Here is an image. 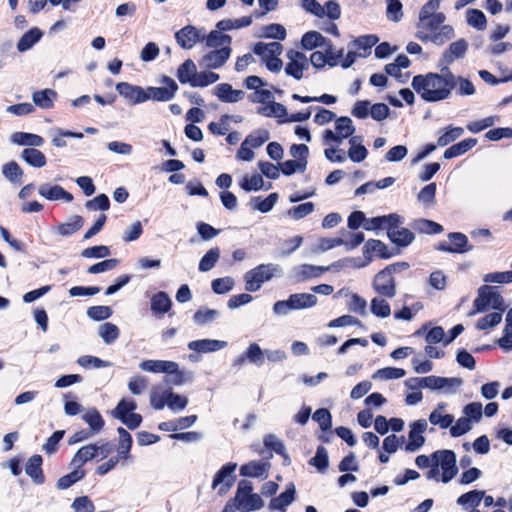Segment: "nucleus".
Masks as SVG:
<instances>
[{"label": "nucleus", "instance_id": "0eeeda50", "mask_svg": "<svg viewBox=\"0 0 512 512\" xmlns=\"http://www.w3.org/2000/svg\"><path fill=\"white\" fill-rule=\"evenodd\" d=\"M281 274V268L277 264H261L244 275L245 289L250 292L258 291L263 283Z\"/></svg>", "mask_w": 512, "mask_h": 512}, {"label": "nucleus", "instance_id": "a18cd8bd", "mask_svg": "<svg viewBox=\"0 0 512 512\" xmlns=\"http://www.w3.org/2000/svg\"><path fill=\"white\" fill-rule=\"evenodd\" d=\"M21 158L30 166L41 168L47 163L45 155L35 148H26L22 151Z\"/></svg>", "mask_w": 512, "mask_h": 512}, {"label": "nucleus", "instance_id": "a19ab883", "mask_svg": "<svg viewBox=\"0 0 512 512\" xmlns=\"http://www.w3.org/2000/svg\"><path fill=\"white\" fill-rule=\"evenodd\" d=\"M328 269H329V267H325V266H315V265H310V264H303L295 269V276L297 277L298 281L316 278V277H319L321 274H323Z\"/></svg>", "mask_w": 512, "mask_h": 512}, {"label": "nucleus", "instance_id": "6ab92c4d", "mask_svg": "<svg viewBox=\"0 0 512 512\" xmlns=\"http://www.w3.org/2000/svg\"><path fill=\"white\" fill-rule=\"evenodd\" d=\"M373 287L376 292L383 296L388 298H393L395 296V282L392 277V270L390 267L385 268L375 276Z\"/></svg>", "mask_w": 512, "mask_h": 512}, {"label": "nucleus", "instance_id": "aec40b11", "mask_svg": "<svg viewBox=\"0 0 512 512\" xmlns=\"http://www.w3.org/2000/svg\"><path fill=\"white\" fill-rule=\"evenodd\" d=\"M163 87H148L147 88V96L148 100H154V101H169L171 100L176 92L178 91V85L177 83L169 78L165 77L163 79Z\"/></svg>", "mask_w": 512, "mask_h": 512}, {"label": "nucleus", "instance_id": "2f4dec72", "mask_svg": "<svg viewBox=\"0 0 512 512\" xmlns=\"http://www.w3.org/2000/svg\"><path fill=\"white\" fill-rule=\"evenodd\" d=\"M269 467L270 465L267 462L254 460L242 465L240 474L247 477L266 478Z\"/></svg>", "mask_w": 512, "mask_h": 512}, {"label": "nucleus", "instance_id": "49530a36", "mask_svg": "<svg viewBox=\"0 0 512 512\" xmlns=\"http://www.w3.org/2000/svg\"><path fill=\"white\" fill-rule=\"evenodd\" d=\"M205 43L210 48L230 47L231 37L221 33L218 30H212L208 35L205 34Z\"/></svg>", "mask_w": 512, "mask_h": 512}, {"label": "nucleus", "instance_id": "0e129e2a", "mask_svg": "<svg viewBox=\"0 0 512 512\" xmlns=\"http://www.w3.org/2000/svg\"><path fill=\"white\" fill-rule=\"evenodd\" d=\"M220 256L219 248H212L206 252V254L201 258L199 263V270L201 272L210 271L218 261Z\"/></svg>", "mask_w": 512, "mask_h": 512}, {"label": "nucleus", "instance_id": "f257e3e1", "mask_svg": "<svg viewBox=\"0 0 512 512\" xmlns=\"http://www.w3.org/2000/svg\"><path fill=\"white\" fill-rule=\"evenodd\" d=\"M439 8L440 0H429L421 7L415 31L421 42L443 45L454 36L453 27L445 24L446 16Z\"/></svg>", "mask_w": 512, "mask_h": 512}, {"label": "nucleus", "instance_id": "412c9836", "mask_svg": "<svg viewBox=\"0 0 512 512\" xmlns=\"http://www.w3.org/2000/svg\"><path fill=\"white\" fill-rule=\"evenodd\" d=\"M231 55L230 47H222L209 51L202 56L199 65L207 69H217L222 67Z\"/></svg>", "mask_w": 512, "mask_h": 512}, {"label": "nucleus", "instance_id": "72a5a7b5", "mask_svg": "<svg viewBox=\"0 0 512 512\" xmlns=\"http://www.w3.org/2000/svg\"><path fill=\"white\" fill-rule=\"evenodd\" d=\"M12 143L20 146L40 147L44 143V139L33 133L15 132L11 135Z\"/></svg>", "mask_w": 512, "mask_h": 512}, {"label": "nucleus", "instance_id": "37998d69", "mask_svg": "<svg viewBox=\"0 0 512 512\" xmlns=\"http://www.w3.org/2000/svg\"><path fill=\"white\" fill-rule=\"evenodd\" d=\"M84 220L82 217L75 215L72 216L67 222L57 225L54 230L60 236H70L77 232L83 226Z\"/></svg>", "mask_w": 512, "mask_h": 512}, {"label": "nucleus", "instance_id": "c85d7f7f", "mask_svg": "<svg viewBox=\"0 0 512 512\" xmlns=\"http://www.w3.org/2000/svg\"><path fill=\"white\" fill-rule=\"evenodd\" d=\"M40 196L50 201L62 200L64 202H71L73 196L71 193L65 191L61 186H52L50 184H42L38 189Z\"/></svg>", "mask_w": 512, "mask_h": 512}, {"label": "nucleus", "instance_id": "09e8293b", "mask_svg": "<svg viewBox=\"0 0 512 512\" xmlns=\"http://www.w3.org/2000/svg\"><path fill=\"white\" fill-rule=\"evenodd\" d=\"M468 48V44L465 40L459 39L451 43L444 54L446 62L451 63L456 59L462 58Z\"/></svg>", "mask_w": 512, "mask_h": 512}, {"label": "nucleus", "instance_id": "774afa93", "mask_svg": "<svg viewBox=\"0 0 512 512\" xmlns=\"http://www.w3.org/2000/svg\"><path fill=\"white\" fill-rule=\"evenodd\" d=\"M435 195H436V184L430 183L420 190V192L418 194V200L425 207H431L435 204Z\"/></svg>", "mask_w": 512, "mask_h": 512}, {"label": "nucleus", "instance_id": "338daca9", "mask_svg": "<svg viewBox=\"0 0 512 512\" xmlns=\"http://www.w3.org/2000/svg\"><path fill=\"white\" fill-rule=\"evenodd\" d=\"M371 312L377 317L387 318L391 314V308L385 299L375 297L371 301Z\"/></svg>", "mask_w": 512, "mask_h": 512}, {"label": "nucleus", "instance_id": "9d476101", "mask_svg": "<svg viewBox=\"0 0 512 512\" xmlns=\"http://www.w3.org/2000/svg\"><path fill=\"white\" fill-rule=\"evenodd\" d=\"M334 130L327 129L323 133V142L329 145L332 142L341 143L344 139L350 138L355 132V126L349 117L336 118Z\"/></svg>", "mask_w": 512, "mask_h": 512}, {"label": "nucleus", "instance_id": "bb28decb", "mask_svg": "<svg viewBox=\"0 0 512 512\" xmlns=\"http://www.w3.org/2000/svg\"><path fill=\"white\" fill-rule=\"evenodd\" d=\"M406 392H405V402L409 406H414L420 403L423 399V394L421 389L424 388L422 386L420 377L409 378L405 382Z\"/></svg>", "mask_w": 512, "mask_h": 512}, {"label": "nucleus", "instance_id": "f704fd0d", "mask_svg": "<svg viewBox=\"0 0 512 512\" xmlns=\"http://www.w3.org/2000/svg\"><path fill=\"white\" fill-rule=\"evenodd\" d=\"M292 310H301L314 307L317 297L311 293H296L289 296Z\"/></svg>", "mask_w": 512, "mask_h": 512}, {"label": "nucleus", "instance_id": "ddd939ff", "mask_svg": "<svg viewBox=\"0 0 512 512\" xmlns=\"http://www.w3.org/2000/svg\"><path fill=\"white\" fill-rule=\"evenodd\" d=\"M135 410L136 403L133 400L122 399L112 411V415L121 420L128 428L135 429L142 421L141 415L135 413Z\"/></svg>", "mask_w": 512, "mask_h": 512}, {"label": "nucleus", "instance_id": "4d7b16f0", "mask_svg": "<svg viewBox=\"0 0 512 512\" xmlns=\"http://www.w3.org/2000/svg\"><path fill=\"white\" fill-rule=\"evenodd\" d=\"M484 497V491L473 490L462 494L457 499V504L463 508L477 507Z\"/></svg>", "mask_w": 512, "mask_h": 512}, {"label": "nucleus", "instance_id": "2eb2a0df", "mask_svg": "<svg viewBox=\"0 0 512 512\" xmlns=\"http://www.w3.org/2000/svg\"><path fill=\"white\" fill-rule=\"evenodd\" d=\"M420 380L424 388L442 390L447 394L455 393L462 383L458 378H446L434 375L420 377Z\"/></svg>", "mask_w": 512, "mask_h": 512}, {"label": "nucleus", "instance_id": "13d9d810", "mask_svg": "<svg viewBox=\"0 0 512 512\" xmlns=\"http://www.w3.org/2000/svg\"><path fill=\"white\" fill-rule=\"evenodd\" d=\"M456 89L457 93L461 96H471L474 95L476 90L474 84L467 78L464 77H456L453 74V83L452 90Z\"/></svg>", "mask_w": 512, "mask_h": 512}, {"label": "nucleus", "instance_id": "3c124183", "mask_svg": "<svg viewBox=\"0 0 512 512\" xmlns=\"http://www.w3.org/2000/svg\"><path fill=\"white\" fill-rule=\"evenodd\" d=\"M41 37L42 32L38 28H32L20 38L17 44V49L20 52H25L32 48L33 45L36 44Z\"/></svg>", "mask_w": 512, "mask_h": 512}, {"label": "nucleus", "instance_id": "e433bc0d", "mask_svg": "<svg viewBox=\"0 0 512 512\" xmlns=\"http://www.w3.org/2000/svg\"><path fill=\"white\" fill-rule=\"evenodd\" d=\"M197 75V67L191 59L185 60L177 70V78L182 84L193 85L194 78Z\"/></svg>", "mask_w": 512, "mask_h": 512}, {"label": "nucleus", "instance_id": "79ce46f5", "mask_svg": "<svg viewBox=\"0 0 512 512\" xmlns=\"http://www.w3.org/2000/svg\"><path fill=\"white\" fill-rule=\"evenodd\" d=\"M257 113L266 116L283 119L287 116V110L281 103L275 102L274 99L268 103V105L259 106Z\"/></svg>", "mask_w": 512, "mask_h": 512}, {"label": "nucleus", "instance_id": "052dcab7", "mask_svg": "<svg viewBox=\"0 0 512 512\" xmlns=\"http://www.w3.org/2000/svg\"><path fill=\"white\" fill-rule=\"evenodd\" d=\"M119 443L117 447L118 457L127 458L132 446L131 435L122 427L118 428Z\"/></svg>", "mask_w": 512, "mask_h": 512}, {"label": "nucleus", "instance_id": "bf43d9fd", "mask_svg": "<svg viewBox=\"0 0 512 512\" xmlns=\"http://www.w3.org/2000/svg\"><path fill=\"white\" fill-rule=\"evenodd\" d=\"M466 20L469 26L477 29L484 30L487 26L485 14L478 9H469L466 12Z\"/></svg>", "mask_w": 512, "mask_h": 512}, {"label": "nucleus", "instance_id": "680f3d73", "mask_svg": "<svg viewBox=\"0 0 512 512\" xmlns=\"http://www.w3.org/2000/svg\"><path fill=\"white\" fill-rule=\"evenodd\" d=\"M502 321V312H492L482 318H480L475 327L479 330H489L497 326Z\"/></svg>", "mask_w": 512, "mask_h": 512}, {"label": "nucleus", "instance_id": "6e6d98bb", "mask_svg": "<svg viewBox=\"0 0 512 512\" xmlns=\"http://www.w3.org/2000/svg\"><path fill=\"white\" fill-rule=\"evenodd\" d=\"M351 43L359 51L358 55L361 58H365L371 53V48L377 43V37L368 35L354 40Z\"/></svg>", "mask_w": 512, "mask_h": 512}, {"label": "nucleus", "instance_id": "f8f14e48", "mask_svg": "<svg viewBox=\"0 0 512 512\" xmlns=\"http://www.w3.org/2000/svg\"><path fill=\"white\" fill-rule=\"evenodd\" d=\"M287 62L284 71L287 76L299 81L304 77L305 71L309 69L308 57L298 50H288L286 53Z\"/></svg>", "mask_w": 512, "mask_h": 512}, {"label": "nucleus", "instance_id": "ea45409f", "mask_svg": "<svg viewBox=\"0 0 512 512\" xmlns=\"http://www.w3.org/2000/svg\"><path fill=\"white\" fill-rule=\"evenodd\" d=\"M57 93L52 89L36 91L32 94L34 104L42 109H51Z\"/></svg>", "mask_w": 512, "mask_h": 512}, {"label": "nucleus", "instance_id": "a211bd4d", "mask_svg": "<svg viewBox=\"0 0 512 512\" xmlns=\"http://www.w3.org/2000/svg\"><path fill=\"white\" fill-rule=\"evenodd\" d=\"M409 427L408 443L405 446V450L408 452H415L425 443L423 434L428 428V423L426 420L420 419L410 423Z\"/></svg>", "mask_w": 512, "mask_h": 512}, {"label": "nucleus", "instance_id": "7c9ffc66", "mask_svg": "<svg viewBox=\"0 0 512 512\" xmlns=\"http://www.w3.org/2000/svg\"><path fill=\"white\" fill-rule=\"evenodd\" d=\"M226 346V341L215 339L194 340L188 343V348L198 353H211L219 351Z\"/></svg>", "mask_w": 512, "mask_h": 512}, {"label": "nucleus", "instance_id": "4be33fe9", "mask_svg": "<svg viewBox=\"0 0 512 512\" xmlns=\"http://www.w3.org/2000/svg\"><path fill=\"white\" fill-rule=\"evenodd\" d=\"M236 464H227L223 466L215 475L213 480V489H217L218 493L225 494L234 482V470Z\"/></svg>", "mask_w": 512, "mask_h": 512}, {"label": "nucleus", "instance_id": "603ef678", "mask_svg": "<svg viewBox=\"0 0 512 512\" xmlns=\"http://www.w3.org/2000/svg\"><path fill=\"white\" fill-rule=\"evenodd\" d=\"M278 201V194L271 193L265 199H261L260 197H254L250 201V206L254 210H258L262 213H267L272 210L276 202Z\"/></svg>", "mask_w": 512, "mask_h": 512}, {"label": "nucleus", "instance_id": "473e14b6", "mask_svg": "<svg viewBox=\"0 0 512 512\" xmlns=\"http://www.w3.org/2000/svg\"><path fill=\"white\" fill-rule=\"evenodd\" d=\"M397 220L396 213L377 216L373 218H366L364 222V229L367 231H378V230H388V227L391 226Z\"/></svg>", "mask_w": 512, "mask_h": 512}, {"label": "nucleus", "instance_id": "4468645a", "mask_svg": "<svg viewBox=\"0 0 512 512\" xmlns=\"http://www.w3.org/2000/svg\"><path fill=\"white\" fill-rule=\"evenodd\" d=\"M396 217L397 220L393 221L394 223H391V226L388 227L387 236L397 246L406 247L414 241L415 236L413 232L403 227L404 219L398 214H396Z\"/></svg>", "mask_w": 512, "mask_h": 512}, {"label": "nucleus", "instance_id": "393cba45", "mask_svg": "<svg viewBox=\"0 0 512 512\" xmlns=\"http://www.w3.org/2000/svg\"><path fill=\"white\" fill-rule=\"evenodd\" d=\"M363 255L367 261L361 265L362 267L369 263L373 257H380L385 259L391 257L386 244L376 239L368 240L365 243L363 247Z\"/></svg>", "mask_w": 512, "mask_h": 512}, {"label": "nucleus", "instance_id": "864d4df0", "mask_svg": "<svg viewBox=\"0 0 512 512\" xmlns=\"http://www.w3.org/2000/svg\"><path fill=\"white\" fill-rule=\"evenodd\" d=\"M295 488L294 485H291L290 488H287L286 491L282 492L278 497L273 498L270 501V508L273 510H282L288 505H290L294 500Z\"/></svg>", "mask_w": 512, "mask_h": 512}, {"label": "nucleus", "instance_id": "f03ea898", "mask_svg": "<svg viewBox=\"0 0 512 512\" xmlns=\"http://www.w3.org/2000/svg\"><path fill=\"white\" fill-rule=\"evenodd\" d=\"M453 73L446 69L441 74L417 75L412 80L413 89L428 102L447 99L452 91Z\"/></svg>", "mask_w": 512, "mask_h": 512}, {"label": "nucleus", "instance_id": "7ed1b4c3", "mask_svg": "<svg viewBox=\"0 0 512 512\" xmlns=\"http://www.w3.org/2000/svg\"><path fill=\"white\" fill-rule=\"evenodd\" d=\"M139 368L148 373H164L170 376L166 381L176 386L192 380V373L180 369L179 364L169 360L149 359L139 363Z\"/></svg>", "mask_w": 512, "mask_h": 512}, {"label": "nucleus", "instance_id": "de8ad7c7", "mask_svg": "<svg viewBox=\"0 0 512 512\" xmlns=\"http://www.w3.org/2000/svg\"><path fill=\"white\" fill-rule=\"evenodd\" d=\"M171 299L165 292L156 293L151 299V310L154 314H164L171 307Z\"/></svg>", "mask_w": 512, "mask_h": 512}, {"label": "nucleus", "instance_id": "a878e982", "mask_svg": "<svg viewBox=\"0 0 512 512\" xmlns=\"http://www.w3.org/2000/svg\"><path fill=\"white\" fill-rule=\"evenodd\" d=\"M468 239L462 233H450L448 236V241H443L439 243L437 249L444 252L451 253H463L467 251Z\"/></svg>", "mask_w": 512, "mask_h": 512}, {"label": "nucleus", "instance_id": "c03bdc74", "mask_svg": "<svg viewBox=\"0 0 512 512\" xmlns=\"http://www.w3.org/2000/svg\"><path fill=\"white\" fill-rule=\"evenodd\" d=\"M477 144V139L475 138H467L462 140L461 142L452 145L447 148L444 152V158L451 159L457 156H460L466 153L468 150L473 148Z\"/></svg>", "mask_w": 512, "mask_h": 512}, {"label": "nucleus", "instance_id": "39448f33", "mask_svg": "<svg viewBox=\"0 0 512 512\" xmlns=\"http://www.w3.org/2000/svg\"><path fill=\"white\" fill-rule=\"evenodd\" d=\"M189 403L188 397L173 392L171 388L155 387L150 394V404L155 410H162L167 406L172 412L184 410Z\"/></svg>", "mask_w": 512, "mask_h": 512}, {"label": "nucleus", "instance_id": "4c0bfd02", "mask_svg": "<svg viewBox=\"0 0 512 512\" xmlns=\"http://www.w3.org/2000/svg\"><path fill=\"white\" fill-rule=\"evenodd\" d=\"M98 455V446L96 444H89L81 447L73 457L71 464L74 468L81 467L87 461L93 459Z\"/></svg>", "mask_w": 512, "mask_h": 512}, {"label": "nucleus", "instance_id": "c9c22d12", "mask_svg": "<svg viewBox=\"0 0 512 512\" xmlns=\"http://www.w3.org/2000/svg\"><path fill=\"white\" fill-rule=\"evenodd\" d=\"M41 465L42 457L40 455H33L26 463L25 472L36 484H42L44 482Z\"/></svg>", "mask_w": 512, "mask_h": 512}, {"label": "nucleus", "instance_id": "1a4fd4ad", "mask_svg": "<svg viewBox=\"0 0 512 512\" xmlns=\"http://www.w3.org/2000/svg\"><path fill=\"white\" fill-rule=\"evenodd\" d=\"M282 51L283 46L279 42H258L253 48V52L260 57L267 69L272 72H279L282 69L283 63L279 58Z\"/></svg>", "mask_w": 512, "mask_h": 512}, {"label": "nucleus", "instance_id": "dca6fc26", "mask_svg": "<svg viewBox=\"0 0 512 512\" xmlns=\"http://www.w3.org/2000/svg\"><path fill=\"white\" fill-rule=\"evenodd\" d=\"M205 38V31L195 26L187 25L175 33L177 44L183 49H192Z\"/></svg>", "mask_w": 512, "mask_h": 512}, {"label": "nucleus", "instance_id": "6e6552de", "mask_svg": "<svg viewBox=\"0 0 512 512\" xmlns=\"http://www.w3.org/2000/svg\"><path fill=\"white\" fill-rule=\"evenodd\" d=\"M234 506L241 512H250L261 509L264 502L258 494L253 493V486L250 481L241 480L238 483L234 497Z\"/></svg>", "mask_w": 512, "mask_h": 512}, {"label": "nucleus", "instance_id": "9b49d317", "mask_svg": "<svg viewBox=\"0 0 512 512\" xmlns=\"http://www.w3.org/2000/svg\"><path fill=\"white\" fill-rule=\"evenodd\" d=\"M340 58H343V50H337L333 44L330 47L321 48L312 52L308 58L309 66L312 65L315 69H323L326 65L330 67L337 66L340 63Z\"/></svg>", "mask_w": 512, "mask_h": 512}, {"label": "nucleus", "instance_id": "58836bf2", "mask_svg": "<svg viewBox=\"0 0 512 512\" xmlns=\"http://www.w3.org/2000/svg\"><path fill=\"white\" fill-rule=\"evenodd\" d=\"M82 418L88 424L91 434L93 435L99 433L105 425L103 417L95 408L88 409L83 414Z\"/></svg>", "mask_w": 512, "mask_h": 512}, {"label": "nucleus", "instance_id": "e2e57ef3", "mask_svg": "<svg viewBox=\"0 0 512 512\" xmlns=\"http://www.w3.org/2000/svg\"><path fill=\"white\" fill-rule=\"evenodd\" d=\"M463 133L464 129L462 127L449 126L438 138L437 145L440 147H444L450 144L451 142L455 141L459 137H461Z\"/></svg>", "mask_w": 512, "mask_h": 512}, {"label": "nucleus", "instance_id": "5fc2aeb1", "mask_svg": "<svg viewBox=\"0 0 512 512\" xmlns=\"http://www.w3.org/2000/svg\"><path fill=\"white\" fill-rule=\"evenodd\" d=\"M97 331L98 335L107 345L112 344L119 337L118 327L110 322L99 325Z\"/></svg>", "mask_w": 512, "mask_h": 512}, {"label": "nucleus", "instance_id": "cd10ccee", "mask_svg": "<svg viewBox=\"0 0 512 512\" xmlns=\"http://www.w3.org/2000/svg\"><path fill=\"white\" fill-rule=\"evenodd\" d=\"M346 156L355 163L363 162L368 157V150L363 145L361 136L357 135L349 138V149Z\"/></svg>", "mask_w": 512, "mask_h": 512}, {"label": "nucleus", "instance_id": "423d86ee", "mask_svg": "<svg viewBox=\"0 0 512 512\" xmlns=\"http://www.w3.org/2000/svg\"><path fill=\"white\" fill-rule=\"evenodd\" d=\"M473 306L474 310L469 313V316L485 312L489 309H493L495 312H503L506 308L504 300L498 292V288L489 285L479 287Z\"/></svg>", "mask_w": 512, "mask_h": 512}, {"label": "nucleus", "instance_id": "20e7f679", "mask_svg": "<svg viewBox=\"0 0 512 512\" xmlns=\"http://www.w3.org/2000/svg\"><path fill=\"white\" fill-rule=\"evenodd\" d=\"M433 465L427 478L436 482L448 483L457 474L456 455L451 450H439L432 454Z\"/></svg>", "mask_w": 512, "mask_h": 512}, {"label": "nucleus", "instance_id": "f3484780", "mask_svg": "<svg viewBox=\"0 0 512 512\" xmlns=\"http://www.w3.org/2000/svg\"><path fill=\"white\" fill-rule=\"evenodd\" d=\"M116 91L130 105H137L148 100L147 90L128 82H120L116 84Z\"/></svg>", "mask_w": 512, "mask_h": 512}, {"label": "nucleus", "instance_id": "b1692460", "mask_svg": "<svg viewBox=\"0 0 512 512\" xmlns=\"http://www.w3.org/2000/svg\"><path fill=\"white\" fill-rule=\"evenodd\" d=\"M331 40L324 37L318 31H308L302 35L300 45L306 51H313L317 48L330 47Z\"/></svg>", "mask_w": 512, "mask_h": 512}, {"label": "nucleus", "instance_id": "c756f323", "mask_svg": "<svg viewBox=\"0 0 512 512\" xmlns=\"http://www.w3.org/2000/svg\"><path fill=\"white\" fill-rule=\"evenodd\" d=\"M446 407L447 404L444 402L437 404V407L429 415V422L432 425L439 426L442 429L451 428L454 417L451 414L445 413Z\"/></svg>", "mask_w": 512, "mask_h": 512}, {"label": "nucleus", "instance_id": "69168bd1", "mask_svg": "<svg viewBox=\"0 0 512 512\" xmlns=\"http://www.w3.org/2000/svg\"><path fill=\"white\" fill-rule=\"evenodd\" d=\"M240 187L245 191H258L264 188V181L261 175H245L240 183Z\"/></svg>", "mask_w": 512, "mask_h": 512}, {"label": "nucleus", "instance_id": "8fccbe9b", "mask_svg": "<svg viewBox=\"0 0 512 512\" xmlns=\"http://www.w3.org/2000/svg\"><path fill=\"white\" fill-rule=\"evenodd\" d=\"M406 374L405 370L402 368H396V367H385L378 369L375 371L372 375L373 380L378 381H388V380H394V379H400L404 377Z\"/></svg>", "mask_w": 512, "mask_h": 512}, {"label": "nucleus", "instance_id": "5701e85b", "mask_svg": "<svg viewBox=\"0 0 512 512\" xmlns=\"http://www.w3.org/2000/svg\"><path fill=\"white\" fill-rule=\"evenodd\" d=\"M214 95L225 103H237L244 99L245 92L243 90L233 89L228 83H220L213 89Z\"/></svg>", "mask_w": 512, "mask_h": 512}]
</instances>
